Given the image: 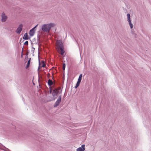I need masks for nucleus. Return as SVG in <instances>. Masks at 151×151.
<instances>
[{
    "mask_svg": "<svg viewBox=\"0 0 151 151\" xmlns=\"http://www.w3.org/2000/svg\"><path fill=\"white\" fill-rule=\"evenodd\" d=\"M61 94L60 95L59 97H58V98L56 101L54 105V107H57V106L59 105L61 101Z\"/></svg>",
    "mask_w": 151,
    "mask_h": 151,
    "instance_id": "f03ea898",
    "label": "nucleus"
},
{
    "mask_svg": "<svg viewBox=\"0 0 151 151\" xmlns=\"http://www.w3.org/2000/svg\"><path fill=\"white\" fill-rule=\"evenodd\" d=\"M38 25V24H37L33 28H32V29H35V28Z\"/></svg>",
    "mask_w": 151,
    "mask_h": 151,
    "instance_id": "4be33fe9",
    "label": "nucleus"
},
{
    "mask_svg": "<svg viewBox=\"0 0 151 151\" xmlns=\"http://www.w3.org/2000/svg\"><path fill=\"white\" fill-rule=\"evenodd\" d=\"M45 63H43L41 67H45Z\"/></svg>",
    "mask_w": 151,
    "mask_h": 151,
    "instance_id": "aec40b11",
    "label": "nucleus"
},
{
    "mask_svg": "<svg viewBox=\"0 0 151 151\" xmlns=\"http://www.w3.org/2000/svg\"><path fill=\"white\" fill-rule=\"evenodd\" d=\"M127 21L129 22V24L130 26V27L131 29H132L133 28V24L131 22V20L130 19V14H127Z\"/></svg>",
    "mask_w": 151,
    "mask_h": 151,
    "instance_id": "423d86ee",
    "label": "nucleus"
},
{
    "mask_svg": "<svg viewBox=\"0 0 151 151\" xmlns=\"http://www.w3.org/2000/svg\"><path fill=\"white\" fill-rule=\"evenodd\" d=\"M57 43L58 45V46L57 47V49H58L60 48V47H63V43L62 42V41L60 40H58L57 41Z\"/></svg>",
    "mask_w": 151,
    "mask_h": 151,
    "instance_id": "6e6552de",
    "label": "nucleus"
},
{
    "mask_svg": "<svg viewBox=\"0 0 151 151\" xmlns=\"http://www.w3.org/2000/svg\"><path fill=\"white\" fill-rule=\"evenodd\" d=\"M23 39L25 40H27L28 39V36L27 35V33H25L23 37Z\"/></svg>",
    "mask_w": 151,
    "mask_h": 151,
    "instance_id": "f8f14e48",
    "label": "nucleus"
},
{
    "mask_svg": "<svg viewBox=\"0 0 151 151\" xmlns=\"http://www.w3.org/2000/svg\"><path fill=\"white\" fill-rule=\"evenodd\" d=\"M41 63H42V64L43 63H44V61L43 60H42Z\"/></svg>",
    "mask_w": 151,
    "mask_h": 151,
    "instance_id": "b1692460",
    "label": "nucleus"
},
{
    "mask_svg": "<svg viewBox=\"0 0 151 151\" xmlns=\"http://www.w3.org/2000/svg\"><path fill=\"white\" fill-rule=\"evenodd\" d=\"M82 74H81L79 75V77H80V78H82Z\"/></svg>",
    "mask_w": 151,
    "mask_h": 151,
    "instance_id": "412c9836",
    "label": "nucleus"
},
{
    "mask_svg": "<svg viewBox=\"0 0 151 151\" xmlns=\"http://www.w3.org/2000/svg\"><path fill=\"white\" fill-rule=\"evenodd\" d=\"M40 37L38 35L37 36V40L38 43H39L40 42H39V40H40Z\"/></svg>",
    "mask_w": 151,
    "mask_h": 151,
    "instance_id": "2eb2a0df",
    "label": "nucleus"
},
{
    "mask_svg": "<svg viewBox=\"0 0 151 151\" xmlns=\"http://www.w3.org/2000/svg\"><path fill=\"white\" fill-rule=\"evenodd\" d=\"M59 49L60 50V54L61 55H63L65 51L64 50L63 48V47H60V48L58 49V51Z\"/></svg>",
    "mask_w": 151,
    "mask_h": 151,
    "instance_id": "9d476101",
    "label": "nucleus"
},
{
    "mask_svg": "<svg viewBox=\"0 0 151 151\" xmlns=\"http://www.w3.org/2000/svg\"><path fill=\"white\" fill-rule=\"evenodd\" d=\"M60 90L59 88H56L54 89L53 91V92L52 93V96L54 97L55 96H56L58 94L59 92V90Z\"/></svg>",
    "mask_w": 151,
    "mask_h": 151,
    "instance_id": "39448f33",
    "label": "nucleus"
},
{
    "mask_svg": "<svg viewBox=\"0 0 151 151\" xmlns=\"http://www.w3.org/2000/svg\"><path fill=\"white\" fill-rule=\"evenodd\" d=\"M80 83L81 82H79L77 81V83H76V86H75V88H77L80 85Z\"/></svg>",
    "mask_w": 151,
    "mask_h": 151,
    "instance_id": "4468645a",
    "label": "nucleus"
},
{
    "mask_svg": "<svg viewBox=\"0 0 151 151\" xmlns=\"http://www.w3.org/2000/svg\"><path fill=\"white\" fill-rule=\"evenodd\" d=\"M1 21L2 22H5L7 19V16L3 12L1 15Z\"/></svg>",
    "mask_w": 151,
    "mask_h": 151,
    "instance_id": "7ed1b4c3",
    "label": "nucleus"
},
{
    "mask_svg": "<svg viewBox=\"0 0 151 151\" xmlns=\"http://www.w3.org/2000/svg\"><path fill=\"white\" fill-rule=\"evenodd\" d=\"M39 65H40V60L39 59ZM39 68H40V66H39L38 67V70H39Z\"/></svg>",
    "mask_w": 151,
    "mask_h": 151,
    "instance_id": "5701e85b",
    "label": "nucleus"
},
{
    "mask_svg": "<svg viewBox=\"0 0 151 151\" xmlns=\"http://www.w3.org/2000/svg\"><path fill=\"white\" fill-rule=\"evenodd\" d=\"M85 145H82L81 147H79L76 149L77 151H84L85 150Z\"/></svg>",
    "mask_w": 151,
    "mask_h": 151,
    "instance_id": "0eeeda50",
    "label": "nucleus"
},
{
    "mask_svg": "<svg viewBox=\"0 0 151 151\" xmlns=\"http://www.w3.org/2000/svg\"><path fill=\"white\" fill-rule=\"evenodd\" d=\"M65 63H63V70H65Z\"/></svg>",
    "mask_w": 151,
    "mask_h": 151,
    "instance_id": "dca6fc26",
    "label": "nucleus"
},
{
    "mask_svg": "<svg viewBox=\"0 0 151 151\" xmlns=\"http://www.w3.org/2000/svg\"><path fill=\"white\" fill-rule=\"evenodd\" d=\"M55 24L54 23H51L47 24H43L42 27V30L44 32H48L51 27H54Z\"/></svg>",
    "mask_w": 151,
    "mask_h": 151,
    "instance_id": "f257e3e1",
    "label": "nucleus"
},
{
    "mask_svg": "<svg viewBox=\"0 0 151 151\" xmlns=\"http://www.w3.org/2000/svg\"><path fill=\"white\" fill-rule=\"evenodd\" d=\"M35 30L34 29H32L29 31V35L31 36H32L34 34Z\"/></svg>",
    "mask_w": 151,
    "mask_h": 151,
    "instance_id": "1a4fd4ad",
    "label": "nucleus"
},
{
    "mask_svg": "<svg viewBox=\"0 0 151 151\" xmlns=\"http://www.w3.org/2000/svg\"><path fill=\"white\" fill-rule=\"evenodd\" d=\"M30 59H31V58H30L29 60L27 62V64L26 67V69H27L29 67V64L30 63Z\"/></svg>",
    "mask_w": 151,
    "mask_h": 151,
    "instance_id": "ddd939ff",
    "label": "nucleus"
},
{
    "mask_svg": "<svg viewBox=\"0 0 151 151\" xmlns=\"http://www.w3.org/2000/svg\"><path fill=\"white\" fill-rule=\"evenodd\" d=\"M81 79H82V78H80V77H79L77 81H78V82H81Z\"/></svg>",
    "mask_w": 151,
    "mask_h": 151,
    "instance_id": "a211bd4d",
    "label": "nucleus"
},
{
    "mask_svg": "<svg viewBox=\"0 0 151 151\" xmlns=\"http://www.w3.org/2000/svg\"><path fill=\"white\" fill-rule=\"evenodd\" d=\"M24 45H28V42L27 41H26L24 43Z\"/></svg>",
    "mask_w": 151,
    "mask_h": 151,
    "instance_id": "f3484780",
    "label": "nucleus"
},
{
    "mask_svg": "<svg viewBox=\"0 0 151 151\" xmlns=\"http://www.w3.org/2000/svg\"><path fill=\"white\" fill-rule=\"evenodd\" d=\"M52 89L51 87L50 88L49 92L50 93H51L52 92Z\"/></svg>",
    "mask_w": 151,
    "mask_h": 151,
    "instance_id": "6ab92c4d",
    "label": "nucleus"
},
{
    "mask_svg": "<svg viewBox=\"0 0 151 151\" xmlns=\"http://www.w3.org/2000/svg\"><path fill=\"white\" fill-rule=\"evenodd\" d=\"M32 47L33 48V51H34V50H35V48H34L33 47Z\"/></svg>",
    "mask_w": 151,
    "mask_h": 151,
    "instance_id": "393cba45",
    "label": "nucleus"
},
{
    "mask_svg": "<svg viewBox=\"0 0 151 151\" xmlns=\"http://www.w3.org/2000/svg\"><path fill=\"white\" fill-rule=\"evenodd\" d=\"M22 27L23 25L22 24H19L15 32L18 34H20L22 30Z\"/></svg>",
    "mask_w": 151,
    "mask_h": 151,
    "instance_id": "20e7f679",
    "label": "nucleus"
},
{
    "mask_svg": "<svg viewBox=\"0 0 151 151\" xmlns=\"http://www.w3.org/2000/svg\"><path fill=\"white\" fill-rule=\"evenodd\" d=\"M49 86H50L53 83V82L52 80L50 79L48 80L47 82Z\"/></svg>",
    "mask_w": 151,
    "mask_h": 151,
    "instance_id": "9b49d317",
    "label": "nucleus"
}]
</instances>
